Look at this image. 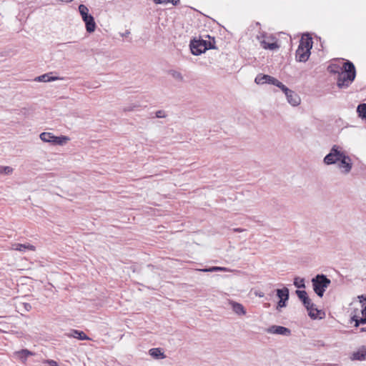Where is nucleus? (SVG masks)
Listing matches in <instances>:
<instances>
[{
    "label": "nucleus",
    "instance_id": "obj_1",
    "mask_svg": "<svg viewBox=\"0 0 366 366\" xmlns=\"http://www.w3.org/2000/svg\"><path fill=\"white\" fill-rule=\"evenodd\" d=\"M343 68L337 77V85L340 89L347 88L356 76L355 66L352 61L347 60L343 64Z\"/></svg>",
    "mask_w": 366,
    "mask_h": 366
},
{
    "label": "nucleus",
    "instance_id": "obj_2",
    "mask_svg": "<svg viewBox=\"0 0 366 366\" xmlns=\"http://www.w3.org/2000/svg\"><path fill=\"white\" fill-rule=\"evenodd\" d=\"M312 47V37L308 34L303 36L296 51L295 58L297 61L300 62H305L310 55V49Z\"/></svg>",
    "mask_w": 366,
    "mask_h": 366
},
{
    "label": "nucleus",
    "instance_id": "obj_3",
    "mask_svg": "<svg viewBox=\"0 0 366 366\" xmlns=\"http://www.w3.org/2000/svg\"><path fill=\"white\" fill-rule=\"evenodd\" d=\"M312 288L315 294L322 297L326 289L331 283V280L324 274H318L312 280Z\"/></svg>",
    "mask_w": 366,
    "mask_h": 366
},
{
    "label": "nucleus",
    "instance_id": "obj_4",
    "mask_svg": "<svg viewBox=\"0 0 366 366\" xmlns=\"http://www.w3.org/2000/svg\"><path fill=\"white\" fill-rule=\"evenodd\" d=\"M345 152L342 149L337 146L333 145L330 152L325 157L323 162L326 165H330L337 163Z\"/></svg>",
    "mask_w": 366,
    "mask_h": 366
},
{
    "label": "nucleus",
    "instance_id": "obj_5",
    "mask_svg": "<svg viewBox=\"0 0 366 366\" xmlns=\"http://www.w3.org/2000/svg\"><path fill=\"white\" fill-rule=\"evenodd\" d=\"M257 38L259 41L260 46L264 49L272 51L280 48V45L277 41H270L274 40V38L272 36H267L266 34H263L261 36H257Z\"/></svg>",
    "mask_w": 366,
    "mask_h": 366
},
{
    "label": "nucleus",
    "instance_id": "obj_6",
    "mask_svg": "<svg viewBox=\"0 0 366 366\" xmlns=\"http://www.w3.org/2000/svg\"><path fill=\"white\" fill-rule=\"evenodd\" d=\"M205 40L193 39L190 41L189 47L192 54L198 56L207 51L205 47Z\"/></svg>",
    "mask_w": 366,
    "mask_h": 366
},
{
    "label": "nucleus",
    "instance_id": "obj_7",
    "mask_svg": "<svg viewBox=\"0 0 366 366\" xmlns=\"http://www.w3.org/2000/svg\"><path fill=\"white\" fill-rule=\"evenodd\" d=\"M338 162V167L344 174H348L351 171L352 167V159L349 156L346 155L345 153Z\"/></svg>",
    "mask_w": 366,
    "mask_h": 366
},
{
    "label": "nucleus",
    "instance_id": "obj_8",
    "mask_svg": "<svg viewBox=\"0 0 366 366\" xmlns=\"http://www.w3.org/2000/svg\"><path fill=\"white\" fill-rule=\"evenodd\" d=\"M267 332L270 334H277L282 335L285 336H289L291 334V331L290 329L283 327V326H277L272 325L267 329Z\"/></svg>",
    "mask_w": 366,
    "mask_h": 366
},
{
    "label": "nucleus",
    "instance_id": "obj_9",
    "mask_svg": "<svg viewBox=\"0 0 366 366\" xmlns=\"http://www.w3.org/2000/svg\"><path fill=\"white\" fill-rule=\"evenodd\" d=\"M14 355L21 362L25 363L28 357L29 356L34 355V353L27 349H22L21 350L14 352Z\"/></svg>",
    "mask_w": 366,
    "mask_h": 366
},
{
    "label": "nucleus",
    "instance_id": "obj_10",
    "mask_svg": "<svg viewBox=\"0 0 366 366\" xmlns=\"http://www.w3.org/2000/svg\"><path fill=\"white\" fill-rule=\"evenodd\" d=\"M351 359L352 360L363 361L366 360V346L362 345L357 349V351L352 354Z\"/></svg>",
    "mask_w": 366,
    "mask_h": 366
},
{
    "label": "nucleus",
    "instance_id": "obj_11",
    "mask_svg": "<svg viewBox=\"0 0 366 366\" xmlns=\"http://www.w3.org/2000/svg\"><path fill=\"white\" fill-rule=\"evenodd\" d=\"M287 102L292 106H297L300 103L299 95L292 90H290L287 94H285Z\"/></svg>",
    "mask_w": 366,
    "mask_h": 366
},
{
    "label": "nucleus",
    "instance_id": "obj_12",
    "mask_svg": "<svg viewBox=\"0 0 366 366\" xmlns=\"http://www.w3.org/2000/svg\"><path fill=\"white\" fill-rule=\"evenodd\" d=\"M84 22L86 25V30L89 33H92L95 31L96 29V23L94 21V18L92 15H89L87 18L84 19Z\"/></svg>",
    "mask_w": 366,
    "mask_h": 366
},
{
    "label": "nucleus",
    "instance_id": "obj_13",
    "mask_svg": "<svg viewBox=\"0 0 366 366\" xmlns=\"http://www.w3.org/2000/svg\"><path fill=\"white\" fill-rule=\"evenodd\" d=\"M11 249L19 252H24L26 249L34 251L36 247L30 244L15 243L12 244Z\"/></svg>",
    "mask_w": 366,
    "mask_h": 366
},
{
    "label": "nucleus",
    "instance_id": "obj_14",
    "mask_svg": "<svg viewBox=\"0 0 366 366\" xmlns=\"http://www.w3.org/2000/svg\"><path fill=\"white\" fill-rule=\"evenodd\" d=\"M69 337L76 338L80 340H89V337L83 332L77 330H72L70 333L66 334Z\"/></svg>",
    "mask_w": 366,
    "mask_h": 366
},
{
    "label": "nucleus",
    "instance_id": "obj_15",
    "mask_svg": "<svg viewBox=\"0 0 366 366\" xmlns=\"http://www.w3.org/2000/svg\"><path fill=\"white\" fill-rule=\"evenodd\" d=\"M307 311H308V315L312 320L322 319L325 315V312H323L320 310L317 309L315 307V306L312 307L311 308V310H307Z\"/></svg>",
    "mask_w": 366,
    "mask_h": 366
},
{
    "label": "nucleus",
    "instance_id": "obj_16",
    "mask_svg": "<svg viewBox=\"0 0 366 366\" xmlns=\"http://www.w3.org/2000/svg\"><path fill=\"white\" fill-rule=\"evenodd\" d=\"M232 310L238 315H244L246 314V310L243 305L236 302H231Z\"/></svg>",
    "mask_w": 366,
    "mask_h": 366
},
{
    "label": "nucleus",
    "instance_id": "obj_17",
    "mask_svg": "<svg viewBox=\"0 0 366 366\" xmlns=\"http://www.w3.org/2000/svg\"><path fill=\"white\" fill-rule=\"evenodd\" d=\"M39 137L44 142L51 143V144H53L54 139H56V136L51 132H42Z\"/></svg>",
    "mask_w": 366,
    "mask_h": 366
},
{
    "label": "nucleus",
    "instance_id": "obj_18",
    "mask_svg": "<svg viewBox=\"0 0 366 366\" xmlns=\"http://www.w3.org/2000/svg\"><path fill=\"white\" fill-rule=\"evenodd\" d=\"M149 354L155 359H164L166 357L160 348H152L149 350Z\"/></svg>",
    "mask_w": 366,
    "mask_h": 366
},
{
    "label": "nucleus",
    "instance_id": "obj_19",
    "mask_svg": "<svg viewBox=\"0 0 366 366\" xmlns=\"http://www.w3.org/2000/svg\"><path fill=\"white\" fill-rule=\"evenodd\" d=\"M57 79H59V78L57 76H50L49 74H44L35 79L36 81L41 82H49Z\"/></svg>",
    "mask_w": 366,
    "mask_h": 366
},
{
    "label": "nucleus",
    "instance_id": "obj_20",
    "mask_svg": "<svg viewBox=\"0 0 366 366\" xmlns=\"http://www.w3.org/2000/svg\"><path fill=\"white\" fill-rule=\"evenodd\" d=\"M357 112L360 117L366 120V104H360L357 108Z\"/></svg>",
    "mask_w": 366,
    "mask_h": 366
},
{
    "label": "nucleus",
    "instance_id": "obj_21",
    "mask_svg": "<svg viewBox=\"0 0 366 366\" xmlns=\"http://www.w3.org/2000/svg\"><path fill=\"white\" fill-rule=\"evenodd\" d=\"M269 78V75L267 74H259L257 75L254 79V81L257 84H263L264 83H267V80Z\"/></svg>",
    "mask_w": 366,
    "mask_h": 366
},
{
    "label": "nucleus",
    "instance_id": "obj_22",
    "mask_svg": "<svg viewBox=\"0 0 366 366\" xmlns=\"http://www.w3.org/2000/svg\"><path fill=\"white\" fill-rule=\"evenodd\" d=\"M79 11L81 16L82 19L87 18L90 14H89V9L84 4H80L79 6Z\"/></svg>",
    "mask_w": 366,
    "mask_h": 366
},
{
    "label": "nucleus",
    "instance_id": "obj_23",
    "mask_svg": "<svg viewBox=\"0 0 366 366\" xmlns=\"http://www.w3.org/2000/svg\"><path fill=\"white\" fill-rule=\"evenodd\" d=\"M276 292L277 296L280 298V300H281V298H286L287 295H290L289 290L287 287H284L283 289H277Z\"/></svg>",
    "mask_w": 366,
    "mask_h": 366
},
{
    "label": "nucleus",
    "instance_id": "obj_24",
    "mask_svg": "<svg viewBox=\"0 0 366 366\" xmlns=\"http://www.w3.org/2000/svg\"><path fill=\"white\" fill-rule=\"evenodd\" d=\"M56 139H54L53 145H63L69 140V137L66 136L56 137Z\"/></svg>",
    "mask_w": 366,
    "mask_h": 366
},
{
    "label": "nucleus",
    "instance_id": "obj_25",
    "mask_svg": "<svg viewBox=\"0 0 366 366\" xmlns=\"http://www.w3.org/2000/svg\"><path fill=\"white\" fill-rule=\"evenodd\" d=\"M294 285L297 288H305V279L296 277L294 279Z\"/></svg>",
    "mask_w": 366,
    "mask_h": 366
},
{
    "label": "nucleus",
    "instance_id": "obj_26",
    "mask_svg": "<svg viewBox=\"0 0 366 366\" xmlns=\"http://www.w3.org/2000/svg\"><path fill=\"white\" fill-rule=\"evenodd\" d=\"M296 294L302 302H305L309 298L305 290H296Z\"/></svg>",
    "mask_w": 366,
    "mask_h": 366
},
{
    "label": "nucleus",
    "instance_id": "obj_27",
    "mask_svg": "<svg viewBox=\"0 0 366 366\" xmlns=\"http://www.w3.org/2000/svg\"><path fill=\"white\" fill-rule=\"evenodd\" d=\"M202 271L207 272H213L217 271H227V269L226 267H210L209 268L203 269H202Z\"/></svg>",
    "mask_w": 366,
    "mask_h": 366
},
{
    "label": "nucleus",
    "instance_id": "obj_28",
    "mask_svg": "<svg viewBox=\"0 0 366 366\" xmlns=\"http://www.w3.org/2000/svg\"><path fill=\"white\" fill-rule=\"evenodd\" d=\"M352 320L355 322V326L357 327L360 324H366V317L362 316V317L359 318L357 316H354L352 317Z\"/></svg>",
    "mask_w": 366,
    "mask_h": 366
},
{
    "label": "nucleus",
    "instance_id": "obj_29",
    "mask_svg": "<svg viewBox=\"0 0 366 366\" xmlns=\"http://www.w3.org/2000/svg\"><path fill=\"white\" fill-rule=\"evenodd\" d=\"M289 300V295H287V297L286 298H281V300H279V302H277V307L276 309L278 310V311H280V309L282 307H285L287 306V300Z\"/></svg>",
    "mask_w": 366,
    "mask_h": 366
},
{
    "label": "nucleus",
    "instance_id": "obj_30",
    "mask_svg": "<svg viewBox=\"0 0 366 366\" xmlns=\"http://www.w3.org/2000/svg\"><path fill=\"white\" fill-rule=\"evenodd\" d=\"M358 298L360 299V302L362 303V305H365L362 310V316L366 317V296L360 295Z\"/></svg>",
    "mask_w": 366,
    "mask_h": 366
},
{
    "label": "nucleus",
    "instance_id": "obj_31",
    "mask_svg": "<svg viewBox=\"0 0 366 366\" xmlns=\"http://www.w3.org/2000/svg\"><path fill=\"white\" fill-rule=\"evenodd\" d=\"M330 72L334 74H337L339 75V72L341 71V69H343V66H340L337 64H332L330 66Z\"/></svg>",
    "mask_w": 366,
    "mask_h": 366
},
{
    "label": "nucleus",
    "instance_id": "obj_32",
    "mask_svg": "<svg viewBox=\"0 0 366 366\" xmlns=\"http://www.w3.org/2000/svg\"><path fill=\"white\" fill-rule=\"evenodd\" d=\"M305 307L307 309V310H311V308L312 307H315V305L312 303L311 299L309 297L307 300H305V302H302Z\"/></svg>",
    "mask_w": 366,
    "mask_h": 366
},
{
    "label": "nucleus",
    "instance_id": "obj_33",
    "mask_svg": "<svg viewBox=\"0 0 366 366\" xmlns=\"http://www.w3.org/2000/svg\"><path fill=\"white\" fill-rule=\"evenodd\" d=\"M205 44V47H207V50L216 49L215 41H214V39H213V41L212 42H211L210 41L205 40V44Z\"/></svg>",
    "mask_w": 366,
    "mask_h": 366
},
{
    "label": "nucleus",
    "instance_id": "obj_34",
    "mask_svg": "<svg viewBox=\"0 0 366 366\" xmlns=\"http://www.w3.org/2000/svg\"><path fill=\"white\" fill-rule=\"evenodd\" d=\"M1 171H2V173H4L6 174H11L12 172H13V169L10 167H3V166H1Z\"/></svg>",
    "mask_w": 366,
    "mask_h": 366
},
{
    "label": "nucleus",
    "instance_id": "obj_35",
    "mask_svg": "<svg viewBox=\"0 0 366 366\" xmlns=\"http://www.w3.org/2000/svg\"><path fill=\"white\" fill-rule=\"evenodd\" d=\"M166 116V113L163 110H159L156 112V117L157 118H164Z\"/></svg>",
    "mask_w": 366,
    "mask_h": 366
},
{
    "label": "nucleus",
    "instance_id": "obj_36",
    "mask_svg": "<svg viewBox=\"0 0 366 366\" xmlns=\"http://www.w3.org/2000/svg\"><path fill=\"white\" fill-rule=\"evenodd\" d=\"M44 362L48 364L49 366H59L57 362L53 360H46Z\"/></svg>",
    "mask_w": 366,
    "mask_h": 366
},
{
    "label": "nucleus",
    "instance_id": "obj_37",
    "mask_svg": "<svg viewBox=\"0 0 366 366\" xmlns=\"http://www.w3.org/2000/svg\"><path fill=\"white\" fill-rule=\"evenodd\" d=\"M277 82H278V80L276 78L269 76V78L267 80V84L275 85Z\"/></svg>",
    "mask_w": 366,
    "mask_h": 366
},
{
    "label": "nucleus",
    "instance_id": "obj_38",
    "mask_svg": "<svg viewBox=\"0 0 366 366\" xmlns=\"http://www.w3.org/2000/svg\"><path fill=\"white\" fill-rule=\"evenodd\" d=\"M280 89L285 93V94H287L289 91L290 90L283 84L280 86Z\"/></svg>",
    "mask_w": 366,
    "mask_h": 366
},
{
    "label": "nucleus",
    "instance_id": "obj_39",
    "mask_svg": "<svg viewBox=\"0 0 366 366\" xmlns=\"http://www.w3.org/2000/svg\"><path fill=\"white\" fill-rule=\"evenodd\" d=\"M154 1L157 4H161L168 3L169 0H154Z\"/></svg>",
    "mask_w": 366,
    "mask_h": 366
},
{
    "label": "nucleus",
    "instance_id": "obj_40",
    "mask_svg": "<svg viewBox=\"0 0 366 366\" xmlns=\"http://www.w3.org/2000/svg\"><path fill=\"white\" fill-rule=\"evenodd\" d=\"M134 107H135V106H134V107H128L124 108L123 110L124 112H130V111H132Z\"/></svg>",
    "mask_w": 366,
    "mask_h": 366
},
{
    "label": "nucleus",
    "instance_id": "obj_41",
    "mask_svg": "<svg viewBox=\"0 0 366 366\" xmlns=\"http://www.w3.org/2000/svg\"><path fill=\"white\" fill-rule=\"evenodd\" d=\"M233 231L234 232H242L244 231V229H242V228H234V229H233Z\"/></svg>",
    "mask_w": 366,
    "mask_h": 366
},
{
    "label": "nucleus",
    "instance_id": "obj_42",
    "mask_svg": "<svg viewBox=\"0 0 366 366\" xmlns=\"http://www.w3.org/2000/svg\"><path fill=\"white\" fill-rule=\"evenodd\" d=\"M179 1V0H169V2H171L173 5H177Z\"/></svg>",
    "mask_w": 366,
    "mask_h": 366
},
{
    "label": "nucleus",
    "instance_id": "obj_43",
    "mask_svg": "<svg viewBox=\"0 0 366 366\" xmlns=\"http://www.w3.org/2000/svg\"><path fill=\"white\" fill-rule=\"evenodd\" d=\"M129 34H130V31H128V30H127L125 33H124V34H122V36H123V37H126V36H127Z\"/></svg>",
    "mask_w": 366,
    "mask_h": 366
},
{
    "label": "nucleus",
    "instance_id": "obj_44",
    "mask_svg": "<svg viewBox=\"0 0 366 366\" xmlns=\"http://www.w3.org/2000/svg\"><path fill=\"white\" fill-rule=\"evenodd\" d=\"M282 84V83L278 80V82H277L274 86H276L278 88H280Z\"/></svg>",
    "mask_w": 366,
    "mask_h": 366
},
{
    "label": "nucleus",
    "instance_id": "obj_45",
    "mask_svg": "<svg viewBox=\"0 0 366 366\" xmlns=\"http://www.w3.org/2000/svg\"><path fill=\"white\" fill-rule=\"evenodd\" d=\"M257 295H258L259 297H262L264 296V294L262 292H259V293H257Z\"/></svg>",
    "mask_w": 366,
    "mask_h": 366
},
{
    "label": "nucleus",
    "instance_id": "obj_46",
    "mask_svg": "<svg viewBox=\"0 0 366 366\" xmlns=\"http://www.w3.org/2000/svg\"><path fill=\"white\" fill-rule=\"evenodd\" d=\"M28 307H31L29 304H25V308L28 310Z\"/></svg>",
    "mask_w": 366,
    "mask_h": 366
},
{
    "label": "nucleus",
    "instance_id": "obj_47",
    "mask_svg": "<svg viewBox=\"0 0 366 366\" xmlns=\"http://www.w3.org/2000/svg\"><path fill=\"white\" fill-rule=\"evenodd\" d=\"M361 332H366V327H362L360 329Z\"/></svg>",
    "mask_w": 366,
    "mask_h": 366
},
{
    "label": "nucleus",
    "instance_id": "obj_48",
    "mask_svg": "<svg viewBox=\"0 0 366 366\" xmlns=\"http://www.w3.org/2000/svg\"><path fill=\"white\" fill-rule=\"evenodd\" d=\"M70 43H71V42H66V43H64V44H63V45H66V44H70Z\"/></svg>",
    "mask_w": 366,
    "mask_h": 366
},
{
    "label": "nucleus",
    "instance_id": "obj_49",
    "mask_svg": "<svg viewBox=\"0 0 366 366\" xmlns=\"http://www.w3.org/2000/svg\"><path fill=\"white\" fill-rule=\"evenodd\" d=\"M0 169H1V167L0 166ZM0 174H2L1 169H0Z\"/></svg>",
    "mask_w": 366,
    "mask_h": 366
}]
</instances>
